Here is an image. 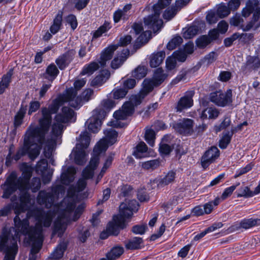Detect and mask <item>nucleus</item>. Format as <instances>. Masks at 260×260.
Returning <instances> with one entry per match:
<instances>
[{
	"label": "nucleus",
	"instance_id": "obj_28",
	"mask_svg": "<svg viewBox=\"0 0 260 260\" xmlns=\"http://www.w3.org/2000/svg\"><path fill=\"white\" fill-rule=\"evenodd\" d=\"M129 51L127 49H123L120 53H118L117 56L115 57L111 61L112 68L116 69L119 68L125 61L129 55Z\"/></svg>",
	"mask_w": 260,
	"mask_h": 260
},
{
	"label": "nucleus",
	"instance_id": "obj_22",
	"mask_svg": "<svg viewBox=\"0 0 260 260\" xmlns=\"http://www.w3.org/2000/svg\"><path fill=\"white\" fill-rule=\"evenodd\" d=\"M259 17H252V20L247 24H245L242 17H232L230 20L231 25L238 26L244 30H248L252 27L256 28L258 25L255 22L258 20Z\"/></svg>",
	"mask_w": 260,
	"mask_h": 260
},
{
	"label": "nucleus",
	"instance_id": "obj_6",
	"mask_svg": "<svg viewBox=\"0 0 260 260\" xmlns=\"http://www.w3.org/2000/svg\"><path fill=\"white\" fill-rule=\"evenodd\" d=\"M48 131L44 132L41 127L30 124L24 138V145L27 150L29 158L34 160L40 154L45 137Z\"/></svg>",
	"mask_w": 260,
	"mask_h": 260
},
{
	"label": "nucleus",
	"instance_id": "obj_5",
	"mask_svg": "<svg viewBox=\"0 0 260 260\" xmlns=\"http://www.w3.org/2000/svg\"><path fill=\"white\" fill-rule=\"evenodd\" d=\"M20 170L22 173L21 176L18 177L16 173L13 172L2 185L1 187L3 189L2 197L3 199H9L17 190L18 185L21 188L26 187L27 181H29L32 176V168L26 162H23L20 165Z\"/></svg>",
	"mask_w": 260,
	"mask_h": 260
},
{
	"label": "nucleus",
	"instance_id": "obj_47",
	"mask_svg": "<svg viewBox=\"0 0 260 260\" xmlns=\"http://www.w3.org/2000/svg\"><path fill=\"white\" fill-rule=\"evenodd\" d=\"M233 132L226 131L223 133V136L219 141V146L221 149H225L231 141Z\"/></svg>",
	"mask_w": 260,
	"mask_h": 260
},
{
	"label": "nucleus",
	"instance_id": "obj_60",
	"mask_svg": "<svg viewBox=\"0 0 260 260\" xmlns=\"http://www.w3.org/2000/svg\"><path fill=\"white\" fill-rule=\"evenodd\" d=\"M240 185V183H238L236 185H233L225 188L221 194L220 200L223 201L229 197L236 189L237 187Z\"/></svg>",
	"mask_w": 260,
	"mask_h": 260
},
{
	"label": "nucleus",
	"instance_id": "obj_36",
	"mask_svg": "<svg viewBox=\"0 0 260 260\" xmlns=\"http://www.w3.org/2000/svg\"><path fill=\"white\" fill-rule=\"evenodd\" d=\"M105 138L100 141H105L107 146L109 145L113 144L116 141L118 136V133L113 128H109L104 131Z\"/></svg>",
	"mask_w": 260,
	"mask_h": 260
},
{
	"label": "nucleus",
	"instance_id": "obj_7",
	"mask_svg": "<svg viewBox=\"0 0 260 260\" xmlns=\"http://www.w3.org/2000/svg\"><path fill=\"white\" fill-rule=\"evenodd\" d=\"M18 233L14 227L5 226L0 233V252L5 256L3 260H15L18 251Z\"/></svg>",
	"mask_w": 260,
	"mask_h": 260
},
{
	"label": "nucleus",
	"instance_id": "obj_51",
	"mask_svg": "<svg viewBox=\"0 0 260 260\" xmlns=\"http://www.w3.org/2000/svg\"><path fill=\"white\" fill-rule=\"evenodd\" d=\"M111 26L110 23L106 21L105 23L101 26L96 30H95L93 34V39L98 38L102 36V35L107 32Z\"/></svg>",
	"mask_w": 260,
	"mask_h": 260
},
{
	"label": "nucleus",
	"instance_id": "obj_45",
	"mask_svg": "<svg viewBox=\"0 0 260 260\" xmlns=\"http://www.w3.org/2000/svg\"><path fill=\"white\" fill-rule=\"evenodd\" d=\"M237 197H244L246 198L252 197L256 194L255 192V189L254 191L250 190L248 186H241L239 189L237 190Z\"/></svg>",
	"mask_w": 260,
	"mask_h": 260
},
{
	"label": "nucleus",
	"instance_id": "obj_44",
	"mask_svg": "<svg viewBox=\"0 0 260 260\" xmlns=\"http://www.w3.org/2000/svg\"><path fill=\"white\" fill-rule=\"evenodd\" d=\"M167 77V74L164 73L161 68L157 69L154 73L152 80L157 85L161 84Z\"/></svg>",
	"mask_w": 260,
	"mask_h": 260
},
{
	"label": "nucleus",
	"instance_id": "obj_19",
	"mask_svg": "<svg viewBox=\"0 0 260 260\" xmlns=\"http://www.w3.org/2000/svg\"><path fill=\"white\" fill-rule=\"evenodd\" d=\"M68 219L64 214L59 216L55 220L52 228V236L57 235L61 237L67 228Z\"/></svg>",
	"mask_w": 260,
	"mask_h": 260
},
{
	"label": "nucleus",
	"instance_id": "obj_52",
	"mask_svg": "<svg viewBox=\"0 0 260 260\" xmlns=\"http://www.w3.org/2000/svg\"><path fill=\"white\" fill-rule=\"evenodd\" d=\"M73 89L76 93L75 97V98H74V99L75 100L77 98H79L81 99V103H80V106L79 107L76 108L75 109L79 108L81 107V106L82 105V101L87 102V101H89L93 94V91L92 89H87L85 90L82 92L81 96H77V91L74 89Z\"/></svg>",
	"mask_w": 260,
	"mask_h": 260
},
{
	"label": "nucleus",
	"instance_id": "obj_41",
	"mask_svg": "<svg viewBox=\"0 0 260 260\" xmlns=\"http://www.w3.org/2000/svg\"><path fill=\"white\" fill-rule=\"evenodd\" d=\"M158 86L152 79H145L143 82V88L141 90L144 95H147L154 88V86Z\"/></svg>",
	"mask_w": 260,
	"mask_h": 260
},
{
	"label": "nucleus",
	"instance_id": "obj_31",
	"mask_svg": "<svg viewBox=\"0 0 260 260\" xmlns=\"http://www.w3.org/2000/svg\"><path fill=\"white\" fill-rule=\"evenodd\" d=\"M201 25H204V23H196L190 26L187 28L183 29V37L185 39H189L194 37L201 28Z\"/></svg>",
	"mask_w": 260,
	"mask_h": 260
},
{
	"label": "nucleus",
	"instance_id": "obj_34",
	"mask_svg": "<svg viewBox=\"0 0 260 260\" xmlns=\"http://www.w3.org/2000/svg\"><path fill=\"white\" fill-rule=\"evenodd\" d=\"M13 74V69H11L6 74L3 76L0 82V94H3L9 86Z\"/></svg>",
	"mask_w": 260,
	"mask_h": 260
},
{
	"label": "nucleus",
	"instance_id": "obj_62",
	"mask_svg": "<svg viewBox=\"0 0 260 260\" xmlns=\"http://www.w3.org/2000/svg\"><path fill=\"white\" fill-rule=\"evenodd\" d=\"M136 85V81L135 79L127 78L123 81L122 87L128 91L129 89L134 88Z\"/></svg>",
	"mask_w": 260,
	"mask_h": 260
},
{
	"label": "nucleus",
	"instance_id": "obj_33",
	"mask_svg": "<svg viewBox=\"0 0 260 260\" xmlns=\"http://www.w3.org/2000/svg\"><path fill=\"white\" fill-rule=\"evenodd\" d=\"M166 56L165 52L161 51L153 53L150 59V66L152 68L159 66L162 62Z\"/></svg>",
	"mask_w": 260,
	"mask_h": 260
},
{
	"label": "nucleus",
	"instance_id": "obj_17",
	"mask_svg": "<svg viewBox=\"0 0 260 260\" xmlns=\"http://www.w3.org/2000/svg\"><path fill=\"white\" fill-rule=\"evenodd\" d=\"M108 146L105 141H100L93 149V155L88 167L94 170L99 162L100 154L102 152H105Z\"/></svg>",
	"mask_w": 260,
	"mask_h": 260
},
{
	"label": "nucleus",
	"instance_id": "obj_10",
	"mask_svg": "<svg viewBox=\"0 0 260 260\" xmlns=\"http://www.w3.org/2000/svg\"><path fill=\"white\" fill-rule=\"evenodd\" d=\"M17 200L16 196H13L11 198V201L13 203L9 204L5 206L3 208L0 210V217L6 216L11 212L12 209H14L15 213L16 214L14 220L15 218L18 216V218L21 219L19 217V214L21 213L24 212L26 211H28V212L32 210H29L30 207V199L29 196L27 193L22 194L20 197V203L15 202V201ZM35 208H34L35 209ZM34 209H32V210ZM28 213L26 214V217L28 219L30 217L28 216Z\"/></svg>",
	"mask_w": 260,
	"mask_h": 260
},
{
	"label": "nucleus",
	"instance_id": "obj_55",
	"mask_svg": "<svg viewBox=\"0 0 260 260\" xmlns=\"http://www.w3.org/2000/svg\"><path fill=\"white\" fill-rule=\"evenodd\" d=\"M182 41L183 40L181 37L176 36L169 42L167 45V48L169 50H173L179 46Z\"/></svg>",
	"mask_w": 260,
	"mask_h": 260
},
{
	"label": "nucleus",
	"instance_id": "obj_40",
	"mask_svg": "<svg viewBox=\"0 0 260 260\" xmlns=\"http://www.w3.org/2000/svg\"><path fill=\"white\" fill-rule=\"evenodd\" d=\"M127 93V91L123 87H117L114 88L110 93V98H113L115 100H120L125 98Z\"/></svg>",
	"mask_w": 260,
	"mask_h": 260
},
{
	"label": "nucleus",
	"instance_id": "obj_25",
	"mask_svg": "<svg viewBox=\"0 0 260 260\" xmlns=\"http://www.w3.org/2000/svg\"><path fill=\"white\" fill-rule=\"evenodd\" d=\"M190 0H176L175 4L168 7L164 12L162 16H174Z\"/></svg>",
	"mask_w": 260,
	"mask_h": 260
},
{
	"label": "nucleus",
	"instance_id": "obj_57",
	"mask_svg": "<svg viewBox=\"0 0 260 260\" xmlns=\"http://www.w3.org/2000/svg\"><path fill=\"white\" fill-rule=\"evenodd\" d=\"M61 22L62 17L55 18L53 20V23L50 28L51 34L54 35L59 30L61 26Z\"/></svg>",
	"mask_w": 260,
	"mask_h": 260
},
{
	"label": "nucleus",
	"instance_id": "obj_3",
	"mask_svg": "<svg viewBox=\"0 0 260 260\" xmlns=\"http://www.w3.org/2000/svg\"><path fill=\"white\" fill-rule=\"evenodd\" d=\"M54 120L51 127L50 138L46 141V144L49 147H53L56 145L58 140L60 138L66 128L65 124L75 121V111L68 107L64 106L61 108L60 112L55 116Z\"/></svg>",
	"mask_w": 260,
	"mask_h": 260
},
{
	"label": "nucleus",
	"instance_id": "obj_14",
	"mask_svg": "<svg viewBox=\"0 0 260 260\" xmlns=\"http://www.w3.org/2000/svg\"><path fill=\"white\" fill-rule=\"evenodd\" d=\"M194 121L189 118H183L175 123L173 127L177 132L184 136L192 135L194 133Z\"/></svg>",
	"mask_w": 260,
	"mask_h": 260
},
{
	"label": "nucleus",
	"instance_id": "obj_32",
	"mask_svg": "<svg viewBox=\"0 0 260 260\" xmlns=\"http://www.w3.org/2000/svg\"><path fill=\"white\" fill-rule=\"evenodd\" d=\"M110 76V72L107 70H103L96 76L91 82V85L93 87H99L105 83Z\"/></svg>",
	"mask_w": 260,
	"mask_h": 260
},
{
	"label": "nucleus",
	"instance_id": "obj_24",
	"mask_svg": "<svg viewBox=\"0 0 260 260\" xmlns=\"http://www.w3.org/2000/svg\"><path fill=\"white\" fill-rule=\"evenodd\" d=\"M194 92L190 91L186 92L185 94L181 97L177 103L176 109L177 112H182L184 109L190 108L193 105L192 97Z\"/></svg>",
	"mask_w": 260,
	"mask_h": 260
},
{
	"label": "nucleus",
	"instance_id": "obj_43",
	"mask_svg": "<svg viewBox=\"0 0 260 260\" xmlns=\"http://www.w3.org/2000/svg\"><path fill=\"white\" fill-rule=\"evenodd\" d=\"M169 5L170 4L168 1L158 0L157 3L153 5L152 7L154 16L149 15V16H159L160 15L162 10Z\"/></svg>",
	"mask_w": 260,
	"mask_h": 260
},
{
	"label": "nucleus",
	"instance_id": "obj_1",
	"mask_svg": "<svg viewBox=\"0 0 260 260\" xmlns=\"http://www.w3.org/2000/svg\"><path fill=\"white\" fill-rule=\"evenodd\" d=\"M28 216L33 217L36 221L34 226H29L28 219L23 218L21 220L18 216L14 220L15 230L18 233V237L19 241V233L25 235V241L28 244L32 245L30 250L31 257L35 255L41 249L44 240L43 227H49L52 222L53 219L55 216L54 212L51 210L45 211L43 209L37 208L28 212Z\"/></svg>",
	"mask_w": 260,
	"mask_h": 260
},
{
	"label": "nucleus",
	"instance_id": "obj_63",
	"mask_svg": "<svg viewBox=\"0 0 260 260\" xmlns=\"http://www.w3.org/2000/svg\"><path fill=\"white\" fill-rule=\"evenodd\" d=\"M217 56L218 54L216 52L212 51L205 56L204 62L206 63L207 65H210L215 61Z\"/></svg>",
	"mask_w": 260,
	"mask_h": 260
},
{
	"label": "nucleus",
	"instance_id": "obj_48",
	"mask_svg": "<svg viewBox=\"0 0 260 260\" xmlns=\"http://www.w3.org/2000/svg\"><path fill=\"white\" fill-rule=\"evenodd\" d=\"M220 202V198L216 197L214 201H210L206 203L203 206L204 212H205V214H210L212 211L214 207L218 205Z\"/></svg>",
	"mask_w": 260,
	"mask_h": 260
},
{
	"label": "nucleus",
	"instance_id": "obj_50",
	"mask_svg": "<svg viewBox=\"0 0 260 260\" xmlns=\"http://www.w3.org/2000/svg\"><path fill=\"white\" fill-rule=\"evenodd\" d=\"M147 74V68L145 66H139L132 73V76L137 79L144 78Z\"/></svg>",
	"mask_w": 260,
	"mask_h": 260
},
{
	"label": "nucleus",
	"instance_id": "obj_39",
	"mask_svg": "<svg viewBox=\"0 0 260 260\" xmlns=\"http://www.w3.org/2000/svg\"><path fill=\"white\" fill-rule=\"evenodd\" d=\"M80 143L76 145V148H87L90 141L89 134L87 132H84L80 134Z\"/></svg>",
	"mask_w": 260,
	"mask_h": 260
},
{
	"label": "nucleus",
	"instance_id": "obj_11",
	"mask_svg": "<svg viewBox=\"0 0 260 260\" xmlns=\"http://www.w3.org/2000/svg\"><path fill=\"white\" fill-rule=\"evenodd\" d=\"M118 45H110L106 48L102 53L100 60L98 62L92 61L85 64L81 72L82 75H87L90 76L97 71L100 67H104L106 62L111 59L114 52L117 49Z\"/></svg>",
	"mask_w": 260,
	"mask_h": 260
},
{
	"label": "nucleus",
	"instance_id": "obj_18",
	"mask_svg": "<svg viewBox=\"0 0 260 260\" xmlns=\"http://www.w3.org/2000/svg\"><path fill=\"white\" fill-rule=\"evenodd\" d=\"M218 39V32L217 30L212 29L209 30L207 35H202L198 38L196 41V43L198 48L203 49Z\"/></svg>",
	"mask_w": 260,
	"mask_h": 260
},
{
	"label": "nucleus",
	"instance_id": "obj_56",
	"mask_svg": "<svg viewBox=\"0 0 260 260\" xmlns=\"http://www.w3.org/2000/svg\"><path fill=\"white\" fill-rule=\"evenodd\" d=\"M147 150V145L144 142H141L137 145L136 149L134 152V155L137 158H141L142 154L146 152Z\"/></svg>",
	"mask_w": 260,
	"mask_h": 260
},
{
	"label": "nucleus",
	"instance_id": "obj_8",
	"mask_svg": "<svg viewBox=\"0 0 260 260\" xmlns=\"http://www.w3.org/2000/svg\"><path fill=\"white\" fill-rule=\"evenodd\" d=\"M115 105V103L112 99L108 98L103 100L93 111L92 116L85 123L88 130L94 133H97L100 128L102 121Z\"/></svg>",
	"mask_w": 260,
	"mask_h": 260
},
{
	"label": "nucleus",
	"instance_id": "obj_12",
	"mask_svg": "<svg viewBox=\"0 0 260 260\" xmlns=\"http://www.w3.org/2000/svg\"><path fill=\"white\" fill-rule=\"evenodd\" d=\"M62 187L61 185L53 187L51 192L41 190L39 192L37 201L39 204L45 205L47 208H51L58 199L59 194L62 193Z\"/></svg>",
	"mask_w": 260,
	"mask_h": 260
},
{
	"label": "nucleus",
	"instance_id": "obj_21",
	"mask_svg": "<svg viewBox=\"0 0 260 260\" xmlns=\"http://www.w3.org/2000/svg\"><path fill=\"white\" fill-rule=\"evenodd\" d=\"M41 180L39 178L34 177L32 179L30 182L29 181H27L26 187H22L21 188L19 185H17V190L19 189L21 192L20 197L22 194L27 193L29 196L30 199V206L31 205V199L29 193L28 191L31 189L32 192H36L39 190L41 187Z\"/></svg>",
	"mask_w": 260,
	"mask_h": 260
},
{
	"label": "nucleus",
	"instance_id": "obj_42",
	"mask_svg": "<svg viewBox=\"0 0 260 260\" xmlns=\"http://www.w3.org/2000/svg\"><path fill=\"white\" fill-rule=\"evenodd\" d=\"M74 153V160L76 164L83 165L86 161V154L85 149L82 148H76Z\"/></svg>",
	"mask_w": 260,
	"mask_h": 260
},
{
	"label": "nucleus",
	"instance_id": "obj_20",
	"mask_svg": "<svg viewBox=\"0 0 260 260\" xmlns=\"http://www.w3.org/2000/svg\"><path fill=\"white\" fill-rule=\"evenodd\" d=\"M76 51L71 49L59 56L55 60V63L60 70L66 68L73 60Z\"/></svg>",
	"mask_w": 260,
	"mask_h": 260
},
{
	"label": "nucleus",
	"instance_id": "obj_23",
	"mask_svg": "<svg viewBox=\"0 0 260 260\" xmlns=\"http://www.w3.org/2000/svg\"><path fill=\"white\" fill-rule=\"evenodd\" d=\"M219 155V151L216 147H211L205 152L202 157L201 162L202 167L206 168Z\"/></svg>",
	"mask_w": 260,
	"mask_h": 260
},
{
	"label": "nucleus",
	"instance_id": "obj_35",
	"mask_svg": "<svg viewBox=\"0 0 260 260\" xmlns=\"http://www.w3.org/2000/svg\"><path fill=\"white\" fill-rule=\"evenodd\" d=\"M59 72L56 66L54 63H51L49 65L44 74V77L52 82L57 76Z\"/></svg>",
	"mask_w": 260,
	"mask_h": 260
},
{
	"label": "nucleus",
	"instance_id": "obj_46",
	"mask_svg": "<svg viewBox=\"0 0 260 260\" xmlns=\"http://www.w3.org/2000/svg\"><path fill=\"white\" fill-rule=\"evenodd\" d=\"M143 243V239L140 237H134L129 240L126 244L125 247L128 249H138L141 248V244Z\"/></svg>",
	"mask_w": 260,
	"mask_h": 260
},
{
	"label": "nucleus",
	"instance_id": "obj_58",
	"mask_svg": "<svg viewBox=\"0 0 260 260\" xmlns=\"http://www.w3.org/2000/svg\"><path fill=\"white\" fill-rule=\"evenodd\" d=\"M145 96L146 95H144L142 92L140 91L137 94L132 95L131 96L129 102L132 103L134 106L139 105L142 103Z\"/></svg>",
	"mask_w": 260,
	"mask_h": 260
},
{
	"label": "nucleus",
	"instance_id": "obj_16",
	"mask_svg": "<svg viewBox=\"0 0 260 260\" xmlns=\"http://www.w3.org/2000/svg\"><path fill=\"white\" fill-rule=\"evenodd\" d=\"M260 225L259 218H244L235 222L231 226L232 231H238L241 230H247L254 226Z\"/></svg>",
	"mask_w": 260,
	"mask_h": 260
},
{
	"label": "nucleus",
	"instance_id": "obj_53",
	"mask_svg": "<svg viewBox=\"0 0 260 260\" xmlns=\"http://www.w3.org/2000/svg\"><path fill=\"white\" fill-rule=\"evenodd\" d=\"M145 138L147 143L151 147L154 144L155 139V133L151 128H147L146 129Z\"/></svg>",
	"mask_w": 260,
	"mask_h": 260
},
{
	"label": "nucleus",
	"instance_id": "obj_26",
	"mask_svg": "<svg viewBox=\"0 0 260 260\" xmlns=\"http://www.w3.org/2000/svg\"><path fill=\"white\" fill-rule=\"evenodd\" d=\"M253 13V16H260V8L257 1H249L242 10V16H248Z\"/></svg>",
	"mask_w": 260,
	"mask_h": 260
},
{
	"label": "nucleus",
	"instance_id": "obj_30",
	"mask_svg": "<svg viewBox=\"0 0 260 260\" xmlns=\"http://www.w3.org/2000/svg\"><path fill=\"white\" fill-rule=\"evenodd\" d=\"M67 247V245L65 242H60L50 254L48 258L52 260H58L61 259L63 255V253Z\"/></svg>",
	"mask_w": 260,
	"mask_h": 260
},
{
	"label": "nucleus",
	"instance_id": "obj_59",
	"mask_svg": "<svg viewBox=\"0 0 260 260\" xmlns=\"http://www.w3.org/2000/svg\"><path fill=\"white\" fill-rule=\"evenodd\" d=\"M48 168V161L46 159H41L36 166V172L38 174L47 171Z\"/></svg>",
	"mask_w": 260,
	"mask_h": 260
},
{
	"label": "nucleus",
	"instance_id": "obj_9",
	"mask_svg": "<svg viewBox=\"0 0 260 260\" xmlns=\"http://www.w3.org/2000/svg\"><path fill=\"white\" fill-rule=\"evenodd\" d=\"M163 21L159 17H144L145 28L144 31L142 23H135L133 29L136 35H140L137 39V42L142 44H146L150 39L152 31L155 32L161 28Z\"/></svg>",
	"mask_w": 260,
	"mask_h": 260
},
{
	"label": "nucleus",
	"instance_id": "obj_2",
	"mask_svg": "<svg viewBox=\"0 0 260 260\" xmlns=\"http://www.w3.org/2000/svg\"><path fill=\"white\" fill-rule=\"evenodd\" d=\"M76 92L73 88H69L66 93L60 94L53 100L48 107H43L41 109L42 117L39 120V127L44 132L48 131L52 121V114L57 113L59 108L65 103H69V105L74 108L80 105L81 99L79 98L75 100Z\"/></svg>",
	"mask_w": 260,
	"mask_h": 260
},
{
	"label": "nucleus",
	"instance_id": "obj_29",
	"mask_svg": "<svg viewBox=\"0 0 260 260\" xmlns=\"http://www.w3.org/2000/svg\"><path fill=\"white\" fill-rule=\"evenodd\" d=\"M114 117L115 120L111 121L108 125L114 127H122L124 126L123 123H121L120 120H125L128 117L127 115L122 110L116 111L114 113Z\"/></svg>",
	"mask_w": 260,
	"mask_h": 260
},
{
	"label": "nucleus",
	"instance_id": "obj_49",
	"mask_svg": "<svg viewBox=\"0 0 260 260\" xmlns=\"http://www.w3.org/2000/svg\"><path fill=\"white\" fill-rule=\"evenodd\" d=\"M175 175L176 173L174 171H171L169 172L166 176L159 181L158 186L163 187L172 183L175 178Z\"/></svg>",
	"mask_w": 260,
	"mask_h": 260
},
{
	"label": "nucleus",
	"instance_id": "obj_54",
	"mask_svg": "<svg viewBox=\"0 0 260 260\" xmlns=\"http://www.w3.org/2000/svg\"><path fill=\"white\" fill-rule=\"evenodd\" d=\"M160 164L158 159H153L142 163V167L145 170H154L157 168Z\"/></svg>",
	"mask_w": 260,
	"mask_h": 260
},
{
	"label": "nucleus",
	"instance_id": "obj_4",
	"mask_svg": "<svg viewBox=\"0 0 260 260\" xmlns=\"http://www.w3.org/2000/svg\"><path fill=\"white\" fill-rule=\"evenodd\" d=\"M139 203L136 200H127L122 203L119 206V214L113 217V222L108 223L107 231L109 234L114 236L118 235L121 229H124L126 224V218H130L133 215V212L138 210Z\"/></svg>",
	"mask_w": 260,
	"mask_h": 260
},
{
	"label": "nucleus",
	"instance_id": "obj_38",
	"mask_svg": "<svg viewBox=\"0 0 260 260\" xmlns=\"http://www.w3.org/2000/svg\"><path fill=\"white\" fill-rule=\"evenodd\" d=\"M26 110L27 106H24L21 105L19 111L14 117V124L15 128H17L22 124Z\"/></svg>",
	"mask_w": 260,
	"mask_h": 260
},
{
	"label": "nucleus",
	"instance_id": "obj_64",
	"mask_svg": "<svg viewBox=\"0 0 260 260\" xmlns=\"http://www.w3.org/2000/svg\"><path fill=\"white\" fill-rule=\"evenodd\" d=\"M173 56L175 58L176 60L184 62L187 57V55L183 50H179L174 52Z\"/></svg>",
	"mask_w": 260,
	"mask_h": 260
},
{
	"label": "nucleus",
	"instance_id": "obj_15",
	"mask_svg": "<svg viewBox=\"0 0 260 260\" xmlns=\"http://www.w3.org/2000/svg\"><path fill=\"white\" fill-rule=\"evenodd\" d=\"M79 192L77 187L74 185H72L69 187L67 191V198L63 199L62 202L61 203V206L64 207V212L66 213H70L75 208L76 204L74 201V198L77 196Z\"/></svg>",
	"mask_w": 260,
	"mask_h": 260
},
{
	"label": "nucleus",
	"instance_id": "obj_13",
	"mask_svg": "<svg viewBox=\"0 0 260 260\" xmlns=\"http://www.w3.org/2000/svg\"><path fill=\"white\" fill-rule=\"evenodd\" d=\"M232 92L231 89L225 92L216 91L210 94V101L220 107H225L232 102Z\"/></svg>",
	"mask_w": 260,
	"mask_h": 260
},
{
	"label": "nucleus",
	"instance_id": "obj_61",
	"mask_svg": "<svg viewBox=\"0 0 260 260\" xmlns=\"http://www.w3.org/2000/svg\"><path fill=\"white\" fill-rule=\"evenodd\" d=\"M231 123V121L230 118L229 117H225L223 120L220 124L215 126V131L216 133H218L230 126Z\"/></svg>",
	"mask_w": 260,
	"mask_h": 260
},
{
	"label": "nucleus",
	"instance_id": "obj_37",
	"mask_svg": "<svg viewBox=\"0 0 260 260\" xmlns=\"http://www.w3.org/2000/svg\"><path fill=\"white\" fill-rule=\"evenodd\" d=\"M122 247L116 246L113 247L109 252L107 253L106 256L108 260H115L118 258L123 253Z\"/></svg>",
	"mask_w": 260,
	"mask_h": 260
},
{
	"label": "nucleus",
	"instance_id": "obj_27",
	"mask_svg": "<svg viewBox=\"0 0 260 260\" xmlns=\"http://www.w3.org/2000/svg\"><path fill=\"white\" fill-rule=\"evenodd\" d=\"M229 7L221 3L207 12L206 16H228L230 14Z\"/></svg>",
	"mask_w": 260,
	"mask_h": 260
}]
</instances>
